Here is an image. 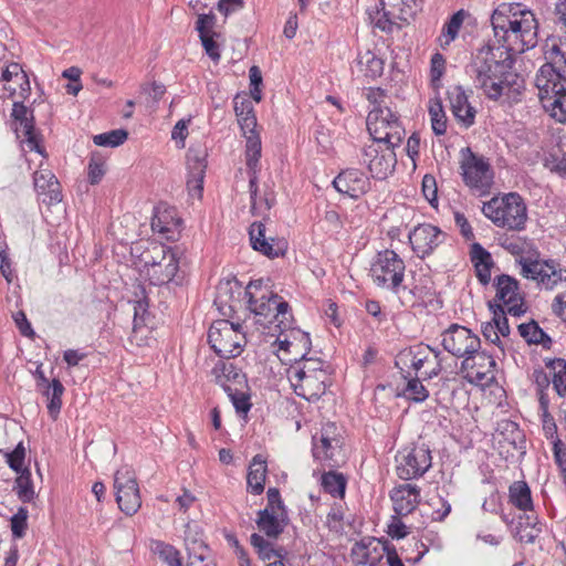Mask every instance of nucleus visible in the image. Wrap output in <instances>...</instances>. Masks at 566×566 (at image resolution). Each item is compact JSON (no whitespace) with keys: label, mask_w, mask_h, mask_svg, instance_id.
Segmentation results:
<instances>
[{"label":"nucleus","mask_w":566,"mask_h":566,"mask_svg":"<svg viewBox=\"0 0 566 566\" xmlns=\"http://www.w3.org/2000/svg\"><path fill=\"white\" fill-rule=\"evenodd\" d=\"M268 505L263 510L271 512H286L281 500L280 491L276 488H270L266 492Z\"/></svg>","instance_id":"0e129e2a"},{"label":"nucleus","mask_w":566,"mask_h":566,"mask_svg":"<svg viewBox=\"0 0 566 566\" xmlns=\"http://www.w3.org/2000/svg\"><path fill=\"white\" fill-rule=\"evenodd\" d=\"M390 499L396 514L406 516L413 512L420 503V489L410 483L400 484L391 490Z\"/></svg>","instance_id":"cd10ccee"},{"label":"nucleus","mask_w":566,"mask_h":566,"mask_svg":"<svg viewBox=\"0 0 566 566\" xmlns=\"http://www.w3.org/2000/svg\"><path fill=\"white\" fill-rule=\"evenodd\" d=\"M179 269L176 252L165 244L153 243L139 259V274L151 285H165L172 281Z\"/></svg>","instance_id":"39448f33"},{"label":"nucleus","mask_w":566,"mask_h":566,"mask_svg":"<svg viewBox=\"0 0 566 566\" xmlns=\"http://www.w3.org/2000/svg\"><path fill=\"white\" fill-rule=\"evenodd\" d=\"M249 235L252 248L270 259L279 258L285 252V242L265 238V224L262 221L250 226Z\"/></svg>","instance_id":"a878e982"},{"label":"nucleus","mask_w":566,"mask_h":566,"mask_svg":"<svg viewBox=\"0 0 566 566\" xmlns=\"http://www.w3.org/2000/svg\"><path fill=\"white\" fill-rule=\"evenodd\" d=\"M502 247L507 251L510 252L512 255H515L517 256V262L518 260L521 259V256H525L524 253L526 251V248L528 247V243L524 240H522L521 238H515V239H506L503 243H502Z\"/></svg>","instance_id":"e2e57ef3"},{"label":"nucleus","mask_w":566,"mask_h":566,"mask_svg":"<svg viewBox=\"0 0 566 566\" xmlns=\"http://www.w3.org/2000/svg\"><path fill=\"white\" fill-rule=\"evenodd\" d=\"M339 446V441L334 438H329L326 432L321 434L317 440L313 438V455L316 460L326 461L334 458V450Z\"/></svg>","instance_id":"49530a36"},{"label":"nucleus","mask_w":566,"mask_h":566,"mask_svg":"<svg viewBox=\"0 0 566 566\" xmlns=\"http://www.w3.org/2000/svg\"><path fill=\"white\" fill-rule=\"evenodd\" d=\"M114 488L119 509L127 515H134L142 506V499L132 468L124 465L116 471Z\"/></svg>","instance_id":"2eb2a0df"},{"label":"nucleus","mask_w":566,"mask_h":566,"mask_svg":"<svg viewBox=\"0 0 566 566\" xmlns=\"http://www.w3.org/2000/svg\"><path fill=\"white\" fill-rule=\"evenodd\" d=\"M381 4L384 8L381 11L377 12L376 18L374 19V25L384 32H391L394 27L397 25V23L391 18L394 13L385 10L386 3L384 1H381Z\"/></svg>","instance_id":"052dcab7"},{"label":"nucleus","mask_w":566,"mask_h":566,"mask_svg":"<svg viewBox=\"0 0 566 566\" xmlns=\"http://www.w3.org/2000/svg\"><path fill=\"white\" fill-rule=\"evenodd\" d=\"M460 169L463 182L471 191L478 196H485L490 192L494 172L488 158L465 148L462 150Z\"/></svg>","instance_id":"1a4fd4ad"},{"label":"nucleus","mask_w":566,"mask_h":566,"mask_svg":"<svg viewBox=\"0 0 566 566\" xmlns=\"http://www.w3.org/2000/svg\"><path fill=\"white\" fill-rule=\"evenodd\" d=\"M471 262L474 265L475 274L479 282L486 286L491 282L492 268L494 262L491 253L485 250L480 243H473L470 251Z\"/></svg>","instance_id":"72a5a7b5"},{"label":"nucleus","mask_w":566,"mask_h":566,"mask_svg":"<svg viewBox=\"0 0 566 566\" xmlns=\"http://www.w3.org/2000/svg\"><path fill=\"white\" fill-rule=\"evenodd\" d=\"M127 132L125 129H114L107 133L98 134L93 137V142L97 146L103 147H117L127 139Z\"/></svg>","instance_id":"5fc2aeb1"},{"label":"nucleus","mask_w":566,"mask_h":566,"mask_svg":"<svg viewBox=\"0 0 566 566\" xmlns=\"http://www.w3.org/2000/svg\"><path fill=\"white\" fill-rule=\"evenodd\" d=\"M518 333L528 344L542 345L544 348L551 347V337L539 327L535 321L520 324Z\"/></svg>","instance_id":"a19ab883"},{"label":"nucleus","mask_w":566,"mask_h":566,"mask_svg":"<svg viewBox=\"0 0 566 566\" xmlns=\"http://www.w3.org/2000/svg\"><path fill=\"white\" fill-rule=\"evenodd\" d=\"M483 214L496 227L521 231L525 228L527 209L523 198L510 192L502 198L493 197L482 207Z\"/></svg>","instance_id":"423d86ee"},{"label":"nucleus","mask_w":566,"mask_h":566,"mask_svg":"<svg viewBox=\"0 0 566 566\" xmlns=\"http://www.w3.org/2000/svg\"><path fill=\"white\" fill-rule=\"evenodd\" d=\"M228 397L230 398L235 411L240 415H247L252 407L250 395L247 387L228 388Z\"/></svg>","instance_id":"603ef678"},{"label":"nucleus","mask_w":566,"mask_h":566,"mask_svg":"<svg viewBox=\"0 0 566 566\" xmlns=\"http://www.w3.org/2000/svg\"><path fill=\"white\" fill-rule=\"evenodd\" d=\"M396 472L399 479L409 481L421 478L432 465V455L428 446L415 444L402 449L396 455Z\"/></svg>","instance_id":"ddd939ff"},{"label":"nucleus","mask_w":566,"mask_h":566,"mask_svg":"<svg viewBox=\"0 0 566 566\" xmlns=\"http://www.w3.org/2000/svg\"><path fill=\"white\" fill-rule=\"evenodd\" d=\"M247 169L249 175V189L251 197V212L254 216H266L274 203L272 196L260 197L258 195V174L261 170L260 165V144L256 139L249 140Z\"/></svg>","instance_id":"4468645a"},{"label":"nucleus","mask_w":566,"mask_h":566,"mask_svg":"<svg viewBox=\"0 0 566 566\" xmlns=\"http://www.w3.org/2000/svg\"><path fill=\"white\" fill-rule=\"evenodd\" d=\"M493 318L491 321L494 328L502 335V337H507L510 335V326L507 322L506 314H509L504 308L493 307Z\"/></svg>","instance_id":"bf43d9fd"},{"label":"nucleus","mask_w":566,"mask_h":566,"mask_svg":"<svg viewBox=\"0 0 566 566\" xmlns=\"http://www.w3.org/2000/svg\"><path fill=\"white\" fill-rule=\"evenodd\" d=\"M190 122L191 118L180 119L175 124L171 130V138L177 143L179 148L185 147V140L188 136V126Z\"/></svg>","instance_id":"680f3d73"},{"label":"nucleus","mask_w":566,"mask_h":566,"mask_svg":"<svg viewBox=\"0 0 566 566\" xmlns=\"http://www.w3.org/2000/svg\"><path fill=\"white\" fill-rule=\"evenodd\" d=\"M214 34L203 35V38H200L202 46L208 54V56L214 61L218 62L221 57L219 45L213 40Z\"/></svg>","instance_id":"338daca9"},{"label":"nucleus","mask_w":566,"mask_h":566,"mask_svg":"<svg viewBox=\"0 0 566 566\" xmlns=\"http://www.w3.org/2000/svg\"><path fill=\"white\" fill-rule=\"evenodd\" d=\"M405 379L407 380V385L403 388V396L408 400L423 402L429 397V391L418 377L410 376Z\"/></svg>","instance_id":"864d4df0"},{"label":"nucleus","mask_w":566,"mask_h":566,"mask_svg":"<svg viewBox=\"0 0 566 566\" xmlns=\"http://www.w3.org/2000/svg\"><path fill=\"white\" fill-rule=\"evenodd\" d=\"M510 502L521 511H532L531 489L525 481H515L509 488Z\"/></svg>","instance_id":"ea45409f"},{"label":"nucleus","mask_w":566,"mask_h":566,"mask_svg":"<svg viewBox=\"0 0 566 566\" xmlns=\"http://www.w3.org/2000/svg\"><path fill=\"white\" fill-rule=\"evenodd\" d=\"M289 521L286 512H271L260 510L255 521L260 532L264 533L269 538H277L284 531Z\"/></svg>","instance_id":"473e14b6"},{"label":"nucleus","mask_w":566,"mask_h":566,"mask_svg":"<svg viewBox=\"0 0 566 566\" xmlns=\"http://www.w3.org/2000/svg\"><path fill=\"white\" fill-rule=\"evenodd\" d=\"M406 264L394 250L379 251L370 263L369 275L374 284L396 295L406 292L403 285Z\"/></svg>","instance_id":"0eeeda50"},{"label":"nucleus","mask_w":566,"mask_h":566,"mask_svg":"<svg viewBox=\"0 0 566 566\" xmlns=\"http://www.w3.org/2000/svg\"><path fill=\"white\" fill-rule=\"evenodd\" d=\"M461 370L470 384L486 386L496 378V361L485 350L478 349L462 360Z\"/></svg>","instance_id":"aec40b11"},{"label":"nucleus","mask_w":566,"mask_h":566,"mask_svg":"<svg viewBox=\"0 0 566 566\" xmlns=\"http://www.w3.org/2000/svg\"><path fill=\"white\" fill-rule=\"evenodd\" d=\"M306 354L286 369V377L298 397L315 401L325 394L328 375L323 360Z\"/></svg>","instance_id":"20e7f679"},{"label":"nucleus","mask_w":566,"mask_h":566,"mask_svg":"<svg viewBox=\"0 0 566 566\" xmlns=\"http://www.w3.org/2000/svg\"><path fill=\"white\" fill-rule=\"evenodd\" d=\"M551 67H545L535 76V86L543 108L552 118L566 123V87L562 81L552 82Z\"/></svg>","instance_id":"f8f14e48"},{"label":"nucleus","mask_w":566,"mask_h":566,"mask_svg":"<svg viewBox=\"0 0 566 566\" xmlns=\"http://www.w3.org/2000/svg\"><path fill=\"white\" fill-rule=\"evenodd\" d=\"M470 18L469 11L460 9L454 12L442 25L438 36L439 45L444 50L459 36L464 21Z\"/></svg>","instance_id":"e433bc0d"},{"label":"nucleus","mask_w":566,"mask_h":566,"mask_svg":"<svg viewBox=\"0 0 566 566\" xmlns=\"http://www.w3.org/2000/svg\"><path fill=\"white\" fill-rule=\"evenodd\" d=\"M388 548L380 541L356 544L353 548L354 562L357 566H378L386 556Z\"/></svg>","instance_id":"2f4dec72"},{"label":"nucleus","mask_w":566,"mask_h":566,"mask_svg":"<svg viewBox=\"0 0 566 566\" xmlns=\"http://www.w3.org/2000/svg\"><path fill=\"white\" fill-rule=\"evenodd\" d=\"M514 62L505 50L486 45L475 53L465 71L488 98L515 101L524 90V80L514 70Z\"/></svg>","instance_id":"f257e3e1"},{"label":"nucleus","mask_w":566,"mask_h":566,"mask_svg":"<svg viewBox=\"0 0 566 566\" xmlns=\"http://www.w3.org/2000/svg\"><path fill=\"white\" fill-rule=\"evenodd\" d=\"M495 297L490 307L504 308L510 315L520 317L525 313L523 297L518 290V282L506 274L494 279Z\"/></svg>","instance_id":"dca6fc26"},{"label":"nucleus","mask_w":566,"mask_h":566,"mask_svg":"<svg viewBox=\"0 0 566 566\" xmlns=\"http://www.w3.org/2000/svg\"><path fill=\"white\" fill-rule=\"evenodd\" d=\"M33 181L34 188L44 203L52 205L62 200L60 184L51 170H36L33 175Z\"/></svg>","instance_id":"c756f323"},{"label":"nucleus","mask_w":566,"mask_h":566,"mask_svg":"<svg viewBox=\"0 0 566 566\" xmlns=\"http://www.w3.org/2000/svg\"><path fill=\"white\" fill-rule=\"evenodd\" d=\"M7 464L11 470L17 473H21L25 468H23L24 459H25V448L23 443L20 442L14 450L6 453Z\"/></svg>","instance_id":"4d7b16f0"},{"label":"nucleus","mask_w":566,"mask_h":566,"mask_svg":"<svg viewBox=\"0 0 566 566\" xmlns=\"http://www.w3.org/2000/svg\"><path fill=\"white\" fill-rule=\"evenodd\" d=\"M208 343L220 358L230 359L242 353L247 337L240 323L218 319L209 328Z\"/></svg>","instance_id":"6e6552de"},{"label":"nucleus","mask_w":566,"mask_h":566,"mask_svg":"<svg viewBox=\"0 0 566 566\" xmlns=\"http://www.w3.org/2000/svg\"><path fill=\"white\" fill-rule=\"evenodd\" d=\"M335 189L350 198L357 199L370 189L369 177L357 168L342 170L333 180Z\"/></svg>","instance_id":"4be33fe9"},{"label":"nucleus","mask_w":566,"mask_h":566,"mask_svg":"<svg viewBox=\"0 0 566 566\" xmlns=\"http://www.w3.org/2000/svg\"><path fill=\"white\" fill-rule=\"evenodd\" d=\"M268 464L262 454H256L252 458L247 475L248 492L260 495L264 491L266 480Z\"/></svg>","instance_id":"f704fd0d"},{"label":"nucleus","mask_w":566,"mask_h":566,"mask_svg":"<svg viewBox=\"0 0 566 566\" xmlns=\"http://www.w3.org/2000/svg\"><path fill=\"white\" fill-rule=\"evenodd\" d=\"M446 238L447 234L431 223H420L408 234L410 247L420 259L431 255L446 241Z\"/></svg>","instance_id":"412c9836"},{"label":"nucleus","mask_w":566,"mask_h":566,"mask_svg":"<svg viewBox=\"0 0 566 566\" xmlns=\"http://www.w3.org/2000/svg\"><path fill=\"white\" fill-rule=\"evenodd\" d=\"M179 221L175 218V212L170 209H156L151 219V229L166 239H172L178 229Z\"/></svg>","instance_id":"4c0bfd02"},{"label":"nucleus","mask_w":566,"mask_h":566,"mask_svg":"<svg viewBox=\"0 0 566 566\" xmlns=\"http://www.w3.org/2000/svg\"><path fill=\"white\" fill-rule=\"evenodd\" d=\"M207 153L201 148H190L187 154V187L192 197H201L207 169Z\"/></svg>","instance_id":"393cba45"},{"label":"nucleus","mask_w":566,"mask_h":566,"mask_svg":"<svg viewBox=\"0 0 566 566\" xmlns=\"http://www.w3.org/2000/svg\"><path fill=\"white\" fill-rule=\"evenodd\" d=\"M234 112L238 118V123L241 130L247 139L245 142V157L248 156L249 140L256 139L260 144V151L262 150L261 138L255 133L256 117L253 112V107L250 101L239 95L234 97Z\"/></svg>","instance_id":"bb28decb"},{"label":"nucleus","mask_w":566,"mask_h":566,"mask_svg":"<svg viewBox=\"0 0 566 566\" xmlns=\"http://www.w3.org/2000/svg\"><path fill=\"white\" fill-rule=\"evenodd\" d=\"M3 90L11 98L27 99L31 94L30 80L19 63H10L1 73Z\"/></svg>","instance_id":"b1692460"},{"label":"nucleus","mask_w":566,"mask_h":566,"mask_svg":"<svg viewBox=\"0 0 566 566\" xmlns=\"http://www.w3.org/2000/svg\"><path fill=\"white\" fill-rule=\"evenodd\" d=\"M551 368L553 388L559 397H566V360L557 358L547 364Z\"/></svg>","instance_id":"09e8293b"},{"label":"nucleus","mask_w":566,"mask_h":566,"mask_svg":"<svg viewBox=\"0 0 566 566\" xmlns=\"http://www.w3.org/2000/svg\"><path fill=\"white\" fill-rule=\"evenodd\" d=\"M147 305L146 300H139L134 306V326L129 336V342L132 345H136L138 347L148 346L149 342L153 339L151 331L147 326L143 325L145 321L144 315L147 312Z\"/></svg>","instance_id":"c9c22d12"},{"label":"nucleus","mask_w":566,"mask_h":566,"mask_svg":"<svg viewBox=\"0 0 566 566\" xmlns=\"http://www.w3.org/2000/svg\"><path fill=\"white\" fill-rule=\"evenodd\" d=\"M13 491L18 499L23 503H31L36 497L34 485L32 482L31 471L25 468L14 481Z\"/></svg>","instance_id":"c03bdc74"},{"label":"nucleus","mask_w":566,"mask_h":566,"mask_svg":"<svg viewBox=\"0 0 566 566\" xmlns=\"http://www.w3.org/2000/svg\"><path fill=\"white\" fill-rule=\"evenodd\" d=\"M360 72L368 78L375 80L384 72V61L371 51L360 53L357 59Z\"/></svg>","instance_id":"79ce46f5"},{"label":"nucleus","mask_w":566,"mask_h":566,"mask_svg":"<svg viewBox=\"0 0 566 566\" xmlns=\"http://www.w3.org/2000/svg\"><path fill=\"white\" fill-rule=\"evenodd\" d=\"M396 147L387 144L371 143L364 148V163L373 178L384 180L395 171L397 165Z\"/></svg>","instance_id":"f3484780"},{"label":"nucleus","mask_w":566,"mask_h":566,"mask_svg":"<svg viewBox=\"0 0 566 566\" xmlns=\"http://www.w3.org/2000/svg\"><path fill=\"white\" fill-rule=\"evenodd\" d=\"M366 99L371 105V108H385L384 101L386 97V93L384 90L379 87H369L364 93Z\"/></svg>","instance_id":"69168bd1"},{"label":"nucleus","mask_w":566,"mask_h":566,"mask_svg":"<svg viewBox=\"0 0 566 566\" xmlns=\"http://www.w3.org/2000/svg\"><path fill=\"white\" fill-rule=\"evenodd\" d=\"M429 115L434 134L443 135L447 132V118L442 103L439 98L430 99Z\"/></svg>","instance_id":"8fccbe9b"},{"label":"nucleus","mask_w":566,"mask_h":566,"mask_svg":"<svg viewBox=\"0 0 566 566\" xmlns=\"http://www.w3.org/2000/svg\"><path fill=\"white\" fill-rule=\"evenodd\" d=\"M367 128L373 143L400 146L406 130L399 116L389 107L370 108L367 116Z\"/></svg>","instance_id":"9b49d317"},{"label":"nucleus","mask_w":566,"mask_h":566,"mask_svg":"<svg viewBox=\"0 0 566 566\" xmlns=\"http://www.w3.org/2000/svg\"><path fill=\"white\" fill-rule=\"evenodd\" d=\"M28 510L25 507H20L18 512L11 517V532L12 535L17 538H21L27 530L28 523Z\"/></svg>","instance_id":"13d9d810"},{"label":"nucleus","mask_w":566,"mask_h":566,"mask_svg":"<svg viewBox=\"0 0 566 566\" xmlns=\"http://www.w3.org/2000/svg\"><path fill=\"white\" fill-rule=\"evenodd\" d=\"M11 117L17 137L21 139L23 148L35 151L44 157V149L40 145V137L34 127L33 111L27 107L22 101H14Z\"/></svg>","instance_id":"a211bd4d"},{"label":"nucleus","mask_w":566,"mask_h":566,"mask_svg":"<svg viewBox=\"0 0 566 566\" xmlns=\"http://www.w3.org/2000/svg\"><path fill=\"white\" fill-rule=\"evenodd\" d=\"M448 98L451 106L453 116L464 127H470L474 124L475 109L469 103V96L464 88L460 85L452 86L448 91Z\"/></svg>","instance_id":"c85d7f7f"},{"label":"nucleus","mask_w":566,"mask_h":566,"mask_svg":"<svg viewBox=\"0 0 566 566\" xmlns=\"http://www.w3.org/2000/svg\"><path fill=\"white\" fill-rule=\"evenodd\" d=\"M281 334L277 337V345L280 350L291 352V348L296 349L297 347L304 348L306 352L310 350L311 339L307 333H304L300 329L292 331L293 340H291L287 336H283V331L279 329Z\"/></svg>","instance_id":"de8ad7c7"},{"label":"nucleus","mask_w":566,"mask_h":566,"mask_svg":"<svg viewBox=\"0 0 566 566\" xmlns=\"http://www.w3.org/2000/svg\"><path fill=\"white\" fill-rule=\"evenodd\" d=\"M544 56L547 62L541 66L536 74L548 66L554 74L552 82L566 78V40L560 38L547 39L544 45Z\"/></svg>","instance_id":"5701e85b"},{"label":"nucleus","mask_w":566,"mask_h":566,"mask_svg":"<svg viewBox=\"0 0 566 566\" xmlns=\"http://www.w3.org/2000/svg\"><path fill=\"white\" fill-rule=\"evenodd\" d=\"M273 539L274 538L269 537L264 538L258 533H253L250 536V543L261 559L270 560L275 558V560H283L286 556V551L283 547L275 548L272 542Z\"/></svg>","instance_id":"58836bf2"},{"label":"nucleus","mask_w":566,"mask_h":566,"mask_svg":"<svg viewBox=\"0 0 566 566\" xmlns=\"http://www.w3.org/2000/svg\"><path fill=\"white\" fill-rule=\"evenodd\" d=\"M395 364L401 373H406L403 378H408L412 376V374L417 377L424 365L432 366L430 370L423 373L424 379H432L442 370L439 352H436L424 344H418L402 349L397 355Z\"/></svg>","instance_id":"9d476101"},{"label":"nucleus","mask_w":566,"mask_h":566,"mask_svg":"<svg viewBox=\"0 0 566 566\" xmlns=\"http://www.w3.org/2000/svg\"><path fill=\"white\" fill-rule=\"evenodd\" d=\"M494 39L510 57L534 48L537 42V20L532 10L517 2L500 3L491 15Z\"/></svg>","instance_id":"f03ea898"},{"label":"nucleus","mask_w":566,"mask_h":566,"mask_svg":"<svg viewBox=\"0 0 566 566\" xmlns=\"http://www.w3.org/2000/svg\"><path fill=\"white\" fill-rule=\"evenodd\" d=\"M212 375L216 382L220 385L226 392L228 388L247 387L248 380L241 369L237 368L233 363L220 360L212 368Z\"/></svg>","instance_id":"7c9ffc66"},{"label":"nucleus","mask_w":566,"mask_h":566,"mask_svg":"<svg viewBox=\"0 0 566 566\" xmlns=\"http://www.w3.org/2000/svg\"><path fill=\"white\" fill-rule=\"evenodd\" d=\"M149 549L168 566H182L179 552L172 545L163 541L151 539L149 542Z\"/></svg>","instance_id":"a18cd8bd"},{"label":"nucleus","mask_w":566,"mask_h":566,"mask_svg":"<svg viewBox=\"0 0 566 566\" xmlns=\"http://www.w3.org/2000/svg\"><path fill=\"white\" fill-rule=\"evenodd\" d=\"M105 175V160L96 154L91 156L87 167V178L91 185H97Z\"/></svg>","instance_id":"6e6d98bb"},{"label":"nucleus","mask_w":566,"mask_h":566,"mask_svg":"<svg viewBox=\"0 0 566 566\" xmlns=\"http://www.w3.org/2000/svg\"><path fill=\"white\" fill-rule=\"evenodd\" d=\"M322 486L325 492L329 493L332 496L343 497L346 489V480L339 473L327 472L322 476Z\"/></svg>","instance_id":"3c124183"},{"label":"nucleus","mask_w":566,"mask_h":566,"mask_svg":"<svg viewBox=\"0 0 566 566\" xmlns=\"http://www.w3.org/2000/svg\"><path fill=\"white\" fill-rule=\"evenodd\" d=\"M140 90L151 98L154 104H157L166 93L165 85L156 82L151 84H145Z\"/></svg>","instance_id":"774afa93"},{"label":"nucleus","mask_w":566,"mask_h":566,"mask_svg":"<svg viewBox=\"0 0 566 566\" xmlns=\"http://www.w3.org/2000/svg\"><path fill=\"white\" fill-rule=\"evenodd\" d=\"M248 308L255 316V323L263 328L289 329L292 324L290 305L261 282L250 283L245 289Z\"/></svg>","instance_id":"7ed1b4c3"},{"label":"nucleus","mask_w":566,"mask_h":566,"mask_svg":"<svg viewBox=\"0 0 566 566\" xmlns=\"http://www.w3.org/2000/svg\"><path fill=\"white\" fill-rule=\"evenodd\" d=\"M441 344L444 350L463 359L481 348L480 337L459 324H452L441 334Z\"/></svg>","instance_id":"6ab92c4d"},{"label":"nucleus","mask_w":566,"mask_h":566,"mask_svg":"<svg viewBox=\"0 0 566 566\" xmlns=\"http://www.w3.org/2000/svg\"><path fill=\"white\" fill-rule=\"evenodd\" d=\"M43 395L48 399V412L53 418L56 419L62 407V396L64 394V387L62 382L54 378L51 384L43 387Z\"/></svg>","instance_id":"37998d69"}]
</instances>
